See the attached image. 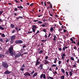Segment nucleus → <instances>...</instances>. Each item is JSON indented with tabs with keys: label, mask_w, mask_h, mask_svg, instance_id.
I'll list each match as a JSON object with an SVG mask.
<instances>
[{
	"label": "nucleus",
	"mask_w": 79,
	"mask_h": 79,
	"mask_svg": "<svg viewBox=\"0 0 79 79\" xmlns=\"http://www.w3.org/2000/svg\"><path fill=\"white\" fill-rule=\"evenodd\" d=\"M13 47H10L9 49L10 54L11 56L14 55V53L13 52V50H14Z\"/></svg>",
	"instance_id": "f257e3e1"
},
{
	"label": "nucleus",
	"mask_w": 79,
	"mask_h": 79,
	"mask_svg": "<svg viewBox=\"0 0 79 79\" xmlns=\"http://www.w3.org/2000/svg\"><path fill=\"white\" fill-rule=\"evenodd\" d=\"M2 65L4 68L6 69H7L9 67L8 64L6 62H3Z\"/></svg>",
	"instance_id": "f03ea898"
},
{
	"label": "nucleus",
	"mask_w": 79,
	"mask_h": 79,
	"mask_svg": "<svg viewBox=\"0 0 79 79\" xmlns=\"http://www.w3.org/2000/svg\"><path fill=\"white\" fill-rule=\"evenodd\" d=\"M15 44H21L23 43V42L21 40H16L15 41Z\"/></svg>",
	"instance_id": "7ed1b4c3"
},
{
	"label": "nucleus",
	"mask_w": 79,
	"mask_h": 79,
	"mask_svg": "<svg viewBox=\"0 0 79 79\" xmlns=\"http://www.w3.org/2000/svg\"><path fill=\"white\" fill-rule=\"evenodd\" d=\"M23 75L24 76V77H25L27 76H28L29 77L31 76V75L30 74L29 72H25L24 73V74H23Z\"/></svg>",
	"instance_id": "20e7f679"
},
{
	"label": "nucleus",
	"mask_w": 79,
	"mask_h": 79,
	"mask_svg": "<svg viewBox=\"0 0 79 79\" xmlns=\"http://www.w3.org/2000/svg\"><path fill=\"white\" fill-rule=\"evenodd\" d=\"M21 55V54L19 53H18L17 55L15 56V59H17L18 58H19L20 57Z\"/></svg>",
	"instance_id": "39448f33"
},
{
	"label": "nucleus",
	"mask_w": 79,
	"mask_h": 79,
	"mask_svg": "<svg viewBox=\"0 0 79 79\" xmlns=\"http://www.w3.org/2000/svg\"><path fill=\"white\" fill-rule=\"evenodd\" d=\"M11 73V72L8 71V70H6L5 72L4 73L6 74H10Z\"/></svg>",
	"instance_id": "423d86ee"
},
{
	"label": "nucleus",
	"mask_w": 79,
	"mask_h": 79,
	"mask_svg": "<svg viewBox=\"0 0 79 79\" xmlns=\"http://www.w3.org/2000/svg\"><path fill=\"white\" fill-rule=\"evenodd\" d=\"M16 38V36L15 35H14L13 36H12L10 38V40H14Z\"/></svg>",
	"instance_id": "0eeeda50"
},
{
	"label": "nucleus",
	"mask_w": 79,
	"mask_h": 79,
	"mask_svg": "<svg viewBox=\"0 0 79 79\" xmlns=\"http://www.w3.org/2000/svg\"><path fill=\"white\" fill-rule=\"evenodd\" d=\"M43 65L42 64H41L40 65L39 67H38L40 70H42L43 69Z\"/></svg>",
	"instance_id": "6e6552de"
},
{
	"label": "nucleus",
	"mask_w": 79,
	"mask_h": 79,
	"mask_svg": "<svg viewBox=\"0 0 79 79\" xmlns=\"http://www.w3.org/2000/svg\"><path fill=\"white\" fill-rule=\"evenodd\" d=\"M40 61H36V64H35V66H36L38 65H39V64H40Z\"/></svg>",
	"instance_id": "1a4fd4ad"
},
{
	"label": "nucleus",
	"mask_w": 79,
	"mask_h": 79,
	"mask_svg": "<svg viewBox=\"0 0 79 79\" xmlns=\"http://www.w3.org/2000/svg\"><path fill=\"white\" fill-rule=\"evenodd\" d=\"M23 17L22 16H19L18 17L16 18V19L18 20V19H23Z\"/></svg>",
	"instance_id": "9d476101"
},
{
	"label": "nucleus",
	"mask_w": 79,
	"mask_h": 79,
	"mask_svg": "<svg viewBox=\"0 0 79 79\" xmlns=\"http://www.w3.org/2000/svg\"><path fill=\"white\" fill-rule=\"evenodd\" d=\"M37 75V73L36 72V73H35L33 76H32V77L34 78Z\"/></svg>",
	"instance_id": "9b49d317"
},
{
	"label": "nucleus",
	"mask_w": 79,
	"mask_h": 79,
	"mask_svg": "<svg viewBox=\"0 0 79 79\" xmlns=\"http://www.w3.org/2000/svg\"><path fill=\"white\" fill-rule=\"evenodd\" d=\"M68 48V47H63L62 48L63 50L65 51V49H67Z\"/></svg>",
	"instance_id": "f8f14e48"
},
{
	"label": "nucleus",
	"mask_w": 79,
	"mask_h": 79,
	"mask_svg": "<svg viewBox=\"0 0 79 79\" xmlns=\"http://www.w3.org/2000/svg\"><path fill=\"white\" fill-rule=\"evenodd\" d=\"M15 27V25H14L13 24H11L10 25V27H12V28H13Z\"/></svg>",
	"instance_id": "ddd939ff"
},
{
	"label": "nucleus",
	"mask_w": 79,
	"mask_h": 79,
	"mask_svg": "<svg viewBox=\"0 0 79 79\" xmlns=\"http://www.w3.org/2000/svg\"><path fill=\"white\" fill-rule=\"evenodd\" d=\"M37 28V27L35 25H34L32 26V28H33V29H36Z\"/></svg>",
	"instance_id": "4468645a"
},
{
	"label": "nucleus",
	"mask_w": 79,
	"mask_h": 79,
	"mask_svg": "<svg viewBox=\"0 0 79 79\" xmlns=\"http://www.w3.org/2000/svg\"><path fill=\"white\" fill-rule=\"evenodd\" d=\"M14 42V41L13 40H11L10 41V43L11 44H13Z\"/></svg>",
	"instance_id": "2eb2a0df"
},
{
	"label": "nucleus",
	"mask_w": 79,
	"mask_h": 79,
	"mask_svg": "<svg viewBox=\"0 0 79 79\" xmlns=\"http://www.w3.org/2000/svg\"><path fill=\"white\" fill-rule=\"evenodd\" d=\"M61 71L63 73H65L64 70L63 69H61Z\"/></svg>",
	"instance_id": "dca6fc26"
},
{
	"label": "nucleus",
	"mask_w": 79,
	"mask_h": 79,
	"mask_svg": "<svg viewBox=\"0 0 79 79\" xmlns=\"http://www.w3.org/2000/svg\"><path fill=\"white\" fill-rule=\"evenodd\" d=\"M50 31H51V32H52L54 31V29L53 27H51Z\"/></svg>",
	"instance_id": "f3484780"
},
{
	"label": "nucleus",
	"mask_w": 79,
	"mask_h": 79,
	"mask_svg": "<svg viewBox=\"0 0 79 79\" xmlns=\"http://www.w3.org/2000/svg\"><path fill=\"white\" fill-rule=\"evenodd\" d=\"M0 29L1 30L3 31L4 30V28H3L2 27V26H0Z\"/></svg>",
	"instance_id": "a211bd4d"
},
{
	"label": "nucleus",
	"mask_w": 79,
	"mask_h": 79,
	"mask_svg": "<svg viewBox=\"0 0 79 79\" xmlns=\"http://www.w3.org/2000/svg\"><path fill=\"white\" fill-rule=\"evenodd\" d=\"M4 55L2 54H0V58H2V57L4 58Z\"/></svg>",
	"instance_id": "6ab92c4d"
},
{
	"label": "nucleus",
	"mask_w": 79,
	"mask_h": 79,
	"mask_svg": "<svg viewBox=\"0 0 79 79\" xmlns=\"http://www.w3.org/2000/svg\"><path fill=\"white\" fill-rule=\"evenodd\" d=\"M32 30V32H35V28H31Z\"/></svg>",
	"instance_id": "aec40b11"
},
{
	"label": "nucleus",
	"mask_w": 79,
	"mask_h": 79,
	"mask_svg": "<svg viewBox=\"0 0 79 79\" xmlns=\"http://www.w3.org/2000/svg\"><path fill=\"white\" fill-rule=\"evenodd\" d=\"M20 70L23 72L24 70V69L23 68H21L20 69Z\"/></svg>",
	"instance_id": "412c9836"
},
{
	"label": "nucleus",
	"mask_w": 79,
	"mask_h": 79,
	"mask_svg": "<svg viewBox=\"0 0 79 79\" xmlns=\"http://www.w3.org/2000/svg\"><path fill=\"white\" fill-rule=\"evenodd\" d=\"M1 35H2L1 37H5V35L4 34H1Z\"/></svg>",
	"instance_id": "4be33fe9"
},
{
	"label": "nucleus",
	"mask_w": 79,
	"mask_h": 79,
	"mask_svg": "<svg viewBox=\"0 0 79 79\" xmlns=\"http://www.w3.org/2000/svg\"><path fill=\"white\" fill-rule=\"evenodd\" d=\"M61 59H63V60H64V59H65V57H64L63 56V55H61Z\"/></svg>",
	"instance_id": "5701e85b"
},
{
	"label": "nucleus",
	"mask_w": 79,
	"mask_h": 79,
	"mask_svg": "<svg viewBox=\"0 0 79 79\" xmlns=\"http://www.w3.org/2000/svg\"><path fill=\"white\" fill-rule=\"evenodd\" d=\"M10 40V39H9V38H8V39H6V43H7V42L9 41Z\"/></svg>",
	"instance_id": "b1692460"
},
{
	"label": "nucleus",
	"mask_w": 79,
	"mask_h": 79,
	"mask_svg": "<svg viewBox=\"0 0 79 79\" xmlns=\"http://www.w3.org/2000/svg\"><path fill=\"white\" fill-rule=\"evenodd\" d=\"M43 77L45 79H46V75L45 74H43Z\"/></svg>",
	"instance_id": "393cba45"
},
{
	"label": "nucleus",
	"mask_w": 79,
	"mask_h": 79,
	"mask_svg": "<svg viewBox=\"0 0 79 79\" xmlns=\"http://www.w3.org/2000/svg\"><path fill=\"white\" fill-rule=\"evenodd\" d=\"M70 58H71V60H72V61H74V58H73V57H71Z\"/></svg>",
	"instance_id": "a878e982"
},
{
	"label": "nucleus",
	"mask_w": 79,
	"mask_h": 79,
	"mask_svg": "<svg viewBox=\"0 0 79 79\" xmlns=\"http://www.w3.org/2000/svg\"><path fill=\"white\" fill-rule=\"evenodd\" d=\"M15 30H16L17 31V32H19L18 28V27H16L15 28Z\"/></svg>",
	"instance_id": "bb28decb"
},
{
	"label": "nucleus",
	"mask_w": 79,
	"mask_h": 79,
	"mask_svg": "<svg viewBox=\"0 0 79 79\" xmlns=\"http://www.w3.org/2000/svg\"><path fill=\"white\" fill-rule=\"evenodd\" d=\"M61 79H64L65 78V77L64 76H62L61 77Z\"/></svg>",
	"instance_id": "cd10ccee"
},
{
	"label": "nucleus",
	"mask_w": 79,
	"mask_h": 79,
	"mask_svg": "<svg viewBox=\"0 0 79 79\" xmlns=\"http://www.w3.org/2000/svg\"><path fill=\"white\" fill-rule=\"evenodd\" d=\"M43 52V51L42 50H41L40 51V52L39 51L38 52V53L39 54H41V53Z\"/></svg>",
	"instance_id": "c85d7f7f"
},
{
	"label": "nucleus",
	"mask_w": 79,
	"mask_h": 79,
	"mask_svg": "<svg viewBox=\"0 0 79 79\" xmlns=\"http://www.w3.org/2000/svg\"><path fill=\"white\" fill-rule=\"evenodd\" d=\"M16 31L15 30H13L12 32V33H14Z\"/></svg>",
	"instance_id": "c756f323"
},
{
	"label": "nucleus",
	"mask_w": 79,
	"mask_h": 79,
	"mask_svg": "<svg viewBox=\"0 0 79 79\" xmlns=\"http://www.w3.org/2000/svg\"><path fill=\"white\" fill-rule=\"evenodd\" d=\"M56 64H52V67H56Z\"/></svg>",
	"instance_id": "7c9ffc66"
},
{
	"label": "nucleus",
	"mask_w": 79,
	"mask_h": 79,
	"mask_svg": "<svg viewBox=\"0 0 79 79\" xmlns=\"http://www.w3.org/2000/svg\"><path fill=\"white\" fill-rule=\"evenodd\" d=\"M62 56H63L64 57L65 56V53H63V54L62 55Z\"/></svg>",
	"instance_id": "2f4dec72"
},
{
	"label": "nucleus",
	"mask_w": 79,
	"mask_h": 79,
	"mask_svg": "<svg viewBox=\"0 0 79 79\" xmlns=\"http://www.w3.org/2000/svg\"><path fill=\"white\" fill-rule=\"evenodd\" d=\"M34 73H35V72H34V70H33L32 72H31V75H32V74H34Z\"/></svg>",
	"instance_id": "473e14b6"
},
{
	"label": "nucleus",
	"mask_w": 79,
	"mask_h": 79,
	"mask_svg": "<svg viewBox=\"0 0 79 79\" xmlns=\"http://www.w3.org/2000/svg\"><path fill=\"white\" fill-rule=\"evenodd\" d=\"M65 74L67 76H69V74H68V72H66Z\"/></svg>",
	"instance_id": "72a5a7b5"
},
{
	"label": "nucleus",
	"mask_w": 79,
	"mask_h": 79,
	"mask_svg": "<svg viewBox=\"0 0 79 79\" xmlns=\"http://www.w3.org/2000/svg\"><path fill=\"white\" fill-rule=\"evenodd\" d=\"M25 67V65L24 64H23L22 65V68H24Z\"/></svg>",
	"instance_id": "f704fd0d"
},
{
	"label": "nucleus",
	"mask_w": 79,
	"mask_h": 79,
	"mask_svg": "<svg viewBox=\"0 0 79 79\" xmlns=\"http://www.w3.org/2000/svg\"><path fill=\"white\" fill-rule=\"evenodd\" d=\"M43 77V74H41V76H40V78L41 79L42 78V77Z\"/></svg>",
	"instance_id": "c9c22d12"
},
{
	"label": "nucleus",
	"mask_w": 79,
	"mask_h": 79,
	"mask_svg": "<svg viewBox=\"0 0 79 79\" xmlns=\"http://www.w3.org/2000/svg\"><path fill=\"white\" fill-rule=\"evenodd\" d=\"M61 63V61L60 60L58 61V64L59 65Z\"/></svg>",
	"instance_id": "e433bc0d"
},
{
	"label": "nucleus",
	"mask_w": 79,
	"mask_h": 79,
	"mask_svg": "<svg viewBox=\"0 0 79 79\" xmlns=\"http://www.w3.org/2000/svg\"><path fill=\"white\" fill-rule=\"evenodd\" d=\"M52 4H50V8H52V9H53V8H52Z\"/></svg>",
	"instance_id": "4c0bfd02"
},
{
	"label": "nucleus",
	"mask_w": 79,
	"mask_h": 79,
	"mask_svg": "<svg viewBox=\"0 0 79 79\" xmlns=\"http://www.w3.org/2000/svg\"><path fill=\"white\" fill-rule=\"evenodd\" d=\"M72 72H70V76H72Z\"/></svg>",
	"instance_id": "58836bf2"
},
{
	"label": "nucleus",
	"mask_w": 79,
	"mask_h": 79,
	"mask_svg": "<svg viewBox=\"0 0 79 79\" xmlns=\"http://www.w3.org/2000/svg\"><path fill=\"white\" fill-rule=\"evenodd\" d=\"M33 5H34V3H32V4H31L30 6H32Z\"/></svg>",
	"instance_id": "ea45409f"
},
{
	"label": "nucleus",
	"mask_w": 79,
	"mask_h": 79,
	"mask_svg": "<svg viewBox=\"0 0 79 79\" xmlns=\"http://www.w3.org/2000/svg\"><path fill=\"white\" fill-rule=\"evenodd\" d=\"M43 31L44 32H46V29H43Z\"/></svg>",
	"instance_id": "a19ab883"
},
{
	"label": "nucleus",
	"mask_w": 79,
	"mask_h": 79,
	"mask_svg": "<svg viewBox=\"0 0 79 79\" xmlns=\"http://www.w3.org/2000/svg\"><path fill=\"white\" fill-rule=\"evenodd\" d=\"M38 23H39V24H42V22L40 21L38 22Z\"/></svg>",
	"instance_id": "79ce46f5"
},
{
	"label": "nucleus",
	"mask_w": 79,
	"mask_h": 79,
	"mask_svg": "<svg viewBox=\"0 0 79 79\" xmlns=\"http://www.w3.org/2000/svg\"><path fill=\"white\" fill-rule=\"evenodd\" d=\"M42 27H45L46 26L45 25H44V24H42Z\"/></svg>",
	"instance_id": "37998d69"
},
{
	"label": "nucleus",
	"mask_w": 79,
	"mask_h": 79,
	"mask_svg": "<svg viewBox=\"0 0 79 79\" xmlns=\"http://www.w3.org/2000/svg\"><path fill=\"white\" fill-rule=\"evenodd\" d=\"M69 59H68L66 61L67 63H69Z\"/></svg>",
	"instance_id": "c03bdc74"
},
{
	"label": "nucleus",
	"mask_w": 79,
	"mask_h": 79,
	"mask_svg": "<svg viewBox=\"0 0 79 79\" xmlns=\"http://www.w3.org/2000/svg\"><path fill=\"white\" fill-rule=\"evenodd\" d=\"M53 37L54 38L56 39L57 38V37H56V35H54V36H53Z\"/></svg>",
	"instance_id": "a18cd8bd"
},
{
	"label": "nucleus",
	"mask_w": 79,
	"mask_h": 79,
	"mask_svg": "<svg viewBox=\"0 0 79 79\" xmlns=\"http://www.w3.org/2000/svg\"><path fill=\"white\" fill-rule=\"evenodd\" d=\"M32 33V31H28L27 33V34H30V33Z\"/></svg>",
	"instance_id": "49530a36"
},
{
	"label": "nucleus",
	"mask_w": 79,
	"mask_h": 79,
	"mask_svg": "<svg viewBox=\"0 0 79 79\" xmlns=\"http://www.w3.org/2000/svg\"><path fill=\"white\" fill-rule=\"evenodd\" d=\"M58 50H59L60 51L62 50V49L61 48H59Z\"/></svg>",
	"instance_id": "de8ad7c7"
},
{
	"label": "nucleus",
	"mask_w": 79,
	"mask_h": 79,
	"mask_svg": "<svg viewBox=\"0 0 79 79\" xmlns=\"http://www.w3.org/2000/svg\"><path fill=\"white\" fill-rule=\"evenodd\" d=\"M3 11H0V15H1V14H2L3 13Z\"/></svg>",
	"instance_id": "09e8293b"
},
{
	"label": "nucleus",
	"mask_w": 79,
	"mask_h": 79,
	"mask_svg": "<svg viewBox=\"0 0 79 79\" xmlns=\"http://www.w3.org/2000/svg\"><path fill=\"white\" fill-rule=\"evenodd\" d=\"M39 59H40L39 57L38 58H37L36 61H39Z\"/></svg>",
	"instance_id": "8fccbe9b"
},
{
	"label": "nucleus",
	"mask_w": 79,
	"mask_h": 79,
	"mask_svg": "<svg viewBox=\"0 0 79 79\" xmlns=\"http://www.w3.org/2000/svg\"><path fill=\"white\" fill-rule=\"evenodd\" d=\"M3 41V40H2V39L1 38H0V41L1 42H2Z\"/></svg>",
	"instance_id": "3c124183"
},
{
	"label": "nucleus",
	"mask_w": 79,
	"mask_h": 79,
	"mask_svg": "<svg viewBox=\"0 0 79 79\" xmlns=\"http://www.w3.org/2000/svg\"><path fill=\"white\" fill-rule=\"evenodd\" d=\"M73 67L74 68H75H75H76V67H77L76 65H75V64L73 66Z\"/></svg>",
	"instance_id": "603ef678"
},
{
	"label": "nucleus",
	"mask_w": 79,
	"mask_h": 79,
	"mask_svg": "<svg viewBox=\"0 0 79 79\" xmlns=\"http://www.w3.org/2000/svg\"><path fill=\"white\" fill-rule=\"evenodd\" d=\"M48 61H46V62H45V64H48Z\"/></svg>",
	"instance_id": "864d4df0"
},
{
	"label": "nucleus",
	"mask_w": 79,
	"mask_h": 79,
	"mask_svg": "<svg viewBox=\"0 0 79 79\" xmlns=\"http://www.w3.org/2000/svg\"><path fill=\"white\" fill-rule=\"evenodd\" d=\"M70 41H72V42H73V39H72V38H70Z\"/></svg>",
	"instance_id": "5fc2aeb1"
},
{
	"label": "nucleus",
	"mask_w": 79,
	"mask_h": 79,
	"mask_svg": "<svg viewBox=\"0 0 79 79\" xmlns=\"http://www.w3.org/2000/svg\"><path fill=\"white\" fill-rule=\"evenodd\" d=\"M14 10H15V11H18L17 8H15Z\"/></svg>",
	"instance_id": "6e6d98bb"
},
{
	"label": "nucleus",
	"mask_w": 79,
	"mask_h": 79,
	"mask_svg": "<svg viewBox=\"0 0 79 79\" xmlns=\"http://www.w3.org/2000/svg\"><path fill=\"white\" fill-rule=\"evenodd\" d=\"M34 22H37V21H38V20H33Z\"/></svg>",
	"instance_id": "4d7b16f0"
},
{
	"label": "nucleus",
	"mask_w": 79,
	"mask_h": 79,
	"mask_svg": "<svg viewBox=\"0 0 79 79\" xmlns=\"http://www.w3.org/2000/svg\"><path fill=\"white\" fill-rule=\"evenodd\" d=\"M72 43H74V44H76V43H75V41H74L73 40V41L72 42Z\"/></svg>",
	"instance_id": "13d9d810"
},
{
	"label": "nucleus",
	"mask_w": 79,
	"mask_h": 79,
	"mask_svg": "<svg viewBox=\"0 0 79 79\" xmlns=\"http://www.w3.org/2000/svg\"><path fill=\"white\" fill-rule=\"evenodd\" d=\"M47 3H48L49 5H50L51 4L50 2H47Z\"/></svg>",
	"instance_id": "bf43d9fd"
},
{
	"label": "nucleus",
	"mask_w": 79,
	"mask_h": 79,
	"mask_svg": "<svg viewBox=\"0 0 79 79\" xmlns=\"http://www.w3.org/2000/svg\"><path fill=\"white\" fill-rule=\"evenodd\" d=\"M73 48L75 49L76 50H77L76 48H77V47L76 46H75V47H73Z\"/></svg>",
	"instance_id": "052dcab7"
},
{
	"label": "nucleus",
	"mask_w": 79,
	"mask_h": 79,
	"mask_svg": "<svg viewBox=\"0 0 79 79\" xmlns=\"http://www.w3.org/2000/svg\"><path fill=\"white\" fill-rule=\"evenodd\" d=\"M48 56H46L45 57V59L46 60H47V59H48Z\"/></svg>",
	"instance_id": "680f3d73"
},
{
	"label": "nucleus",
	"mask_w": 79,
	"mask_h": 79,
	"mask_svg": "<svg viewBox=\"0 0 79 79\" xmlns=\"http://www.w3.org/2000/svg\"><path fill=\"white\" fill-rule=\"evenodd\" d=\"M49 78H50V79H54V78H53L52 77H49Z\"/></svg>",
	"instance_id": "e2e57ef3"
},
{
	"label": "nucleus",
	"mask_w": 79,
	"mask_h": 79,
	"mask_svg": "<svg viewBox=\"0 0 79 79\" xmlns=\"http://www.w3.org/2000/svg\"><path fill=\"white\" fill-rule=\"evenodd\" d=\"M46 2H44V6H46L47 5V4H46Z\"/></svg>",
	"instance_id": "0e129e2a"
},
{
	"label": "nucleus",
	"mask_w": 79,
	"mask_h": 79,
	"mask_svg": "<svg viewBox=\"0 0 79 79\" xmlns=\"http://www.w3.org/2000/svg\"><path fill=\"white\" fill-rule=\"evenodd\" d=\"M39 32H40L38 30V31H37V32L36 33V34H37L38 33H39Z\"/></svg>",
	"instance_id": "69168bd1"
},
{
	"label": "nucleus",
	"mask_w": 79,
	"mask_h": 79,
	"mask_svg": "<svg viewBox=\"0 0 79 79\" xmlns=\"http://www.w3.org/2000/svg\"><path fill=\"white\" fill-rule=\"evenodd\" d=\"M20 9H23V7L21 6H20Z\"/></svg>",
	"instance_id": "338daca9"
},
{
	"label": "nucleus",
	"mask_w": 79,
	"mask_h": 79,
	"mask_svg": "<svg viewBox=\"0 0 79 79\" xmlns=\"http://www.w3.org/2000/svg\"><path fill=\"white\" fill-rule=\"evenodd\" d=\"M77 63H79V59H77Z\"/></svg>",
	"instance_id": "774afa93"
}]
</instances>
